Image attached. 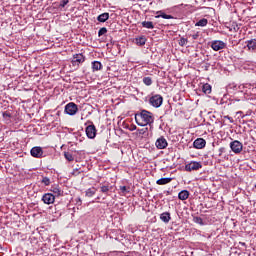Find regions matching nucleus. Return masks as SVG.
Segmentation results:
<instances>
[{"label":"nucleus","mask_w":256,"mask_h":256,"mask_svg":"<svg viewBox=\"0 0 256 256\" xmlns=\"http://www.w3.org/2000/svg\"><path fill=\"white\" fill-rule=\"evenodd\" d=\"M214 101H216L217 105H223V107H229V105H234V107H241V108H247L251 109V101H254L253 98L248 99H231L227 97L223 98H213Z\"/></svg>","instance_id":"1"},{"label":"nucleus","mask_w":256,"mask_h":256,"mask_svg":"<svg viewBox=\"0 0 256 256\" xmlns=\"http://www.w3.org/2000/svg\"><path fill=\"white\" fill-rule=\"evenodd\" d=\"M135 121L140 127H147V125H153L155 118L150 111L141 110L140 113L135 114Z\"/></svg>","instance_id":"2"},{"label":"nucleus","mask_w":256,"mask_h":256,"mask_svg":"<svg viewBox=\"0 0 256 256\" xmlns=\"http://www.w3.org/2000/svg\"><path fill=\"white\" fill-rule=\"evenodd\" d=\"M172 101L177 105H183L186 109H193L195 102L187 97H173Z\"/></svg>","instance_id":"3"},{"label":"nucleus","mask_w":256,"mask_h":256,"mask_svg":"<svg viewBox=\"0 0 256 256\" xmlns=\"http://www.w3.org/2000/svg\"><path fill=\"white\" fill-rule=\"evenodd\" d=\"M210 47L213 49V51H221L227 47V44L221 40H213Z\"/></svg>","instance_id":"4"},{"label":"nucleus","mask_w":256,"mask_h":256,"mask_svg":"<svg viewBox=\"0 0 256 256\" xmlns=\"http://www.w3.org/2000/svg\"><path fill=\"white\" fill-rule=\"evenodd\" d=\"M71 63L73 67H79L81 63H85V56L82 53L74 54Z\"/></svg>","instance_id":"5"},{"label":"nucleus","mask_w":256,"mask_h":256,"mask_svg":"<svg viewBox=\"0 0 256 256\" xmlns=\"http://www.w3.org/2000/svg\"><path fill=\"white\" fill-rule=\"evenodd\" d=\"M201 167H203L201 162L192 161V162L185 165V171H189V172L199 171V169H201Z\"/></svg>","instance_id":"6"},{"label":"nucleus","mask_w":256,"mask_h":256,"mask_svg":"<svg viewBox=\"0 0 256 256\" xmlns=\"http://www.w3.org/2000/svg\"><path fill=\"white\" fill-rule=\"evenodd\" d=\"M230 148L233 151V153H241L243 151V144L239 140H234L230 143Z\"/></svg>","instance_id":"7"},{"label":"nucleus","mask_w":256,"mask_h":256,"mask_svg":"<svg viewBox=\"0 0 256 256\" xmlns=\"http://www.w3.org/2000/svg\"><path fill=\"white\" fill-rule=\"evenodd\" d=\"M86 136L88 139H95L97 137V128H95V125H89L86 127Z\"/></svg>","instance_id":"8"},{"label":"nucleus","mask_w":256,"mask_h":256,"mask_svg":"<svg viewBox=\"0 0 256 256\" xmlns=\"http://www.w3.org/2000/svg\"><path fill=\"white\" fill-rule=\"evenodd\" d=\"M42 201L45 205H53L55 203V194L53 193H45L42 196Z\"/></svg>","instance_id":"9"},{"label":"nucleus","mask_w":256,"mask_h":256,"mask_svg":"<svg viewBox=\"0 0 256 256\" xmlns=\"http://www.w3.org/2000/svg\"><path fill=\"white\" fill-rule=\"evenodd\" d=\"M30 155L36 159H41L43 157V148L40 146H35L30 150Z\"/></svg>","instance_id":"10"},{"label":"nucleus","mask_w":256,"mask_h":256,"mask_svg":"<svg viewBox=\"0 0 256 256\" xmlns=\"http://www.w3.org/2000/svg\"><path fill=\"white\" fill-rule=\"evenodd\" d=\"M77 111V105L73 102H70L65 106V113H67V115H75Z\"/></svg>","instance_id":"11"},{"label":"nucleus","mask_w":256,"mask_h":256,"mask_svg":"<svg viewBox=\"0 0 256 256\" xmlns=\"http://www.w3.org/2000/svg\"><path fill=\"white\" fill-rule=\"evenodd\" d=\"M149 103L152 105V107L159 109V107L163 105V97H150Z\"/></svg>","instance_id":"12"},{"label":"nucleus","mask_w":256,"mask_h":256,"mask_svg":"<svg viewBox=\"0 0 256 256\" xmlns=\"http://www.w3.org/2000/svg\"><path fill=\"white\" fill-rule=\"evenodd\" d=\"M155 145L157 149H167V146L169 145V143H167V139H165V137L161 136L156 140Z\"/></svg>","instance_id":"13"},{"label":"nucleus","mask_w":256,"mask_h":256,"mask_svg":"<svg viewBox=\"0 0 256 256\" xmlns=\"http://www.w3.org/2000/svg\"><path fill=\"white\" fill-rule=\"evenodd\" d=\"M205 145H207V141H205L203 138H197L193 142L194 149H204Z\"/></svg>","instance_id":"14"},{"label":"nucleus","mask_w":256,"mask_h":256,"mask_svg":"<svg viewBox=\"0 0 256 256\" xmlns=\"http://www.w3.org/2000/svg\"><path fill=\"white\" fill-rule=\"evenodd\" d=\"M178 199H180V201H187V199H189V192H188V190H181L178 193Z\"/></svg>","instance_id":"15"},{"label":"nucleus","mask_w":256,"mask_h":256,"mask_svg":"<svg viewBox=\"0 0 256 256\" xmlns=\"http://www.w3.org/2000/svg\"><path fill=\"white\" fill-rule=\"evenodd\" d=\"M248 51H256V39L246 41Z\"/></svg>","instance_id":"16"},{"label":"nucleus","mask_w":256,"mask_h":256,"mask_svg":"<svg viewBox=\"0 0 256 256\" xmlns=\"http://www.w3.org/2000/svg\"><path fill=\"white\" fill-rule=\"evenodd\" d=\"M50 191L54 194L55 197H61L63 195V190L59 186H52Z\"/></svg>","instance_id":"17"},{"label":"nucleus","mask_w":256,"mask_h":256,"mask_svg":"<svg viewBox=\"0 0 256 256\" xmlns=\"http://www.w3.org/2000/svg\"><path fill=\"white\" fill-rule=\"evenodd\" d=\"M160 219L163 223H169V221H171V213L164 212L160 214Z\"/></svg>","instance_id":"18"},{"label":"nucleus","mask_w":256,"mask_h":256,"mask_svg":"<svg viewBox=\"0 0 256 256\" xmlns=\"http://www.w3.org/2000/svg\"><path fill=\"white\" fill-rule=\"evenodd\" d=\"M108 20H109L108 12H104L97 17V21H99V23H105V21H108Z\"/></svg>","instance_id":"19"},{"label":"nucleus","mask_w":256,"mask_h":256,"mask_svg":"<svg viewBox=\"0 0 256 256\" xmlns=\"http://www.w3.org/2000/svg\"><path fill=\"white\" fill-rule=\"evenodd\" d=\"M173 181V178H160L156 181L157 185H167L168 183H171Z\"/></svg>","instance_id":"20"},{"label":"nucleus","mask_w":256,"mask_h":256,"mask_svg":"<svg viewBox=\"0 0 256 256\" xmlns=\"http://www.w3.org/2000/svg\"><path fill=\"white\" fill-rule=\"evenodd\" d=\"M103 69V64L99 61H94L92 62V70L93 71H101Z\"/></svg>","instance_id":"21"},{"label":"nucleus","mask_w":256,"mask_h":256,"mask_svg":"<svg viewBox=\"0 0 256 256\" xmlns=\"http://www.w3.org/2000/svg\"><path fill=\"white\" fill-rule=\"evenodd\" d=\"M95 193H97V188H95V187L88 188V189L85 191V196H86V197H93V195H95Z\"/></svg>","instance_id":"22"},{"label":"nucleus","mask_w":256,"mask_h":256,"mask_svg":"<svg viewBox=\"0 0 256 256\" xmlns=\"http://www.w3.org/2000/svg\"><path fill=\"white\" fill-rule=\"evenodd\" d=\"M208 23H209V21L207 20V18H203V19L199 20L195 25H196V27H207Z\"/></svg>","instance_id":"23"},{"label":"nucleus","mask_w":256,"mask_h":256,"mask_svg":"<svg viewBox=\"0 0 256 256\" xmlns=\"http://www.w3.org/2000/svg\"><path fill=\"white\" fill-rule=\"evenodd\" d=\"M142 27H144L145 29H155V25H153V22L151 21H143Z\"/></svg>","instance_id":"24"},{"label":"nucleus","mask_w":256,"mask_h":256,"mask_svg":"<svg viewBox=\"0 0 256 256\" xmlns=\"http://www.w3.org/2000/svg\"><path fill=\"white\" fill-rule=\"evenodd\" d=\"M2 117L4 120H6V123H9L11 121V117H13V115L11 114V112L5 111L2 113Z\"/></svg>","instance_id":"25"},{"label":"nucleus","mask_w":256,"mask_h":256,"mask_svg":"<svg viewBox=\"0 0 256 256\" xmlns=\"http://www.w3.org/2000/svg\"><path fill=\"white\" fill-rule=\"evenodd\" d=\"M145 43H147V38H145V36H141L139 38H136V44L143 46L145 45Z\"/></svg>","instance_id":"26"},{"label":"nucleus","mask_w":256,"mask_h":256,"mask_svg":"<svg viewBox=\"0 0 256 256\" xmlns=\"http://www.w3.org/2000/svg\"><path fill=\"white\" fill-rule=\"evenodd\" d=\"M202 91H203V93H205V95H210L211 86L208 83L204 84L202 87Z\"/></svg>","instance_id":"27"},{"label":"nucleus","mask_w":256,"mask_h":256,"mask_svg":"<svg viewBox=\"0 0 256 256\" xmlns=\"http://www.w3.org/2000/svg\"><path fill=\"white\" fill-rule=\"evenodd\" d=\"M144 85H147V87L153 85V79L149 76L143 78Z\"/></svg>","instance_id":"28"},{"label":"nucleus","mask_w":256,"mask_h":256,"mask_svg":"<svg viewBox=\"0 0 256 256\" xmlns=\"http://www.w3.org/2000/svg\"><path fill=\"white\" fill-rule=\"evenodd\" d=\"M193 222L197 223V225H205V222L203 221V218L199 216H194L193 217Z\"/></svg>","instance_id":"29"},{"label":"nucleus","mask_w":256,"mask_h":256,"mask_svg":"<svg viewBox=\"0 0 256 256\" xmlns=\"http://www.w3.org/2000/svg\"><path fill=\"white\" fill-rule=\"evenodd\" d=\"M64 157L67 161H74L75 157H73V154L71 152H64Z\"/></svg>","instance_id":"30"},{"label":"nucleus","mask_w":256,"mask_h":256,"mask_svg":"<svg viewBox=\"0 0 256 256\" xmlns=\"http://www.w3.org/2000/svg\"><path fill=\"white\" fill-rule=\"evenodd\" d=\"M159 17H162V19H173V16L163 12H160V14L156 16V19H159Z\"/></svg>","instance_id":"31"},{"label":"nucleus","mask_w":256,"mask_h":256,"mask_svg":"<svg viewBox=\"0 0 256 256\" xmlns=\"http://www.w3.org/2000/svg\"><path fill=\"white\" fill-rule=\"evenodd\" d=\"M187 43H189V40H187V38H180V40L178 41V45H180V47H185V45H187Z\"/></svg>","instance_id":"32"},{"label":"nucleus","mask_w":256,"mask_h":256,"mask_svg":"<svg viewBox=\"0 0 256 256\" xmlns=\"http://www.w3.org/2000/svg\"><path fill=\"white\" fill-rule=\"evenodd\" d=\"M120 191L123 195H127V193H130V188L127 186H120Z\"/></svg>","instance_id":"33"},{"label":"nucleus","mask_w":256,"mask_h":256,"mask_svg":"<svg viewBox=\"0 0 256 256\" xmlns=\"http://www.w3.org/2000/svg\"><path fill=\"white\" fill-rule=\"evenodd\" d=\"M42 183L47 187V186L51 185V179H49V177H43Z\"/></svg>","instance_id":"34"},{"label":"nucleus","mask_w":256,"mask_h":256,"mask_svg":"<svg viewBox=\"0 0 256 256\" xmlns=\"http://www.w3.org/2000/svg\"><path fill=\"white\" fill-rule=\"evenodd\" d=\"M110 189L111 188L108 185H103V186L100 187L101 193H109Z\"/></svg>","instance_id":"35"},{"label":"nucleus","mask_w":256,"mask_h":256,"mask_svg":"<svg viewBox=\"0 0 256 256\" xmlns=\"http://www.w3.org/2000/svg\"><path fill=\"white\" fill-rule=\"evenodd\" d=\"M149 131V128H142V129H138L137 132L139 133V135H147V132Z\"/></svg>","instance_id":"36"},{"label":"nucleus","mask_w":256,"mask_h":256,"mask_svg":"<svg viewBox=\"0 0 256 256\" xmlns=\"http://www.w3.org/2000/svg\"><path fill=\"white\" fill-rule=\"evenodd\" d=\"M106 33H107V29L105 27H102L98 31V37H102V35H105Z\"/></svg>","instance_id":"37"},{"label":"nucleus","mask_w":256,"mask_h":256,"mask_svg":"<svg viewBox=\"0 0 256 256\" xmlns=\"http://www.w3.org/2000/svg\"><path fill=\"white\" fill-rule=\"evenodd\" d=\"M250 115H253V110L251 108L247 110L245 115H242V119H245V117H250Z\"/></svg>","instance_id":"38"},{"label":"nucleus","mask_w":256,"mask_h":256,"mask_svg":"<svg viewBox=\"0 0 256 256\" xmlns=\"http://www.w3.org/2000/svg\"><path fill=\"white\" fill-rule=\"evenodd\" d=\"M69 4V0H61L60 4H59V7H65V5H68Z\"/></svg>","instance_id":"39"},{"label":"nucleus","mask_w":256,"mask_h":256,"mask_svg":"<svg viewBox=\"0 0 256 256\" xmlns=\"http://www.w3.org/2000/svg\"><path fill=\"white\" fill-rule=\"evenodd\" d=\"M190 37H192V39L195 41L197 39H199V32H196L194 34H191Z\"/></svg>","instance_id":"40"},{"label":"nucleus","mask_w":256,"mask_h":256,"mask_svg":"<svg viewBox=\"0 0 256 256\" xmlns=\"http://www.w3.org/2000/svg\"><path fill=\"white\" fill-rule=\"evenodd\" d=\"M75 202H76V205H79V206L83 205V201L81 200V197L76 198Z\"/></svg>","instance_id":"41"},{"label":"nucleus","mask_w":256,"mask_h":256,"mask_svg":"<svg viewBox=\"0 0 256 256\" xmlns=\"http://www.w3.org/2000/svg\"><path fill=\"white\" fill-rule=\"evenodd\" d=\"M224 119H228V121H230V123H234L233 117L230 116H224Z\"/></svg>","instance_id":"42"},{"label":"nucleus","mask_w":256,"mask_h":256,"mask_svg":"<svg viewBox=\"0 0 256 256\" xmlns=\"http://www.w3.org/2000/svg\"><path fill=\"white\" fill-rule=\"evenodd\" d=\"M80 173L79 169L76 168L73 170L72 175H80Z\"/></svg>","instance_id":"43"},{"label":"nucleus","mask_w":256,"mask_h":256,"mask_svg":"<svg viewBox=\"0 0 256 256\" xmlns=\"http://www.w3.org/2000/svg\"><path fill=\"white\" fill-rule=\"evenodd\" d=\"M223 153H225V149L223 147L219 148V157H221Z\"/></svg>","instance_id":"44"},{"label":"nucleus","mask_w":256,"mask_h":256,"mask_svg":"<svg viewBox=\"0 0 256 256\" xmlns=\"http://www.w3.org/2000/svg\"><path fill=\"white\" fill-rule=\"evenodd\" d=\"M137 130V126L136 125H131L130 126V131H136Z\"/></svg>","instance_id":"45"},{"label":"nucleus","mask_w":256,"mask_h":256,"mask_svg":"<svg viewBox=\"0 0 256 256\" xmlns=\"http://www.w3.org/2000/svg\"><path fill=\"white\" fill-rule=\"evenodd\" d=\"M254 100H251V105H255V99L256 98H253Z\"/></svg>","instance_id":"46"},{"label":"nucleus","mask_w":256,"mask_h":256,"mask_svg":"<svg viewBox=\"0 0 256 256\" xmlns=\"http://www.w3.org/2000/svg\"><path fill=\"white\" fill-rule=\"evenodd\" d=\"M166 195H171V191L167 190Z\"/></svg>","instance_id":"47"},{"label":"nucleus","mask_w":256,"mask_h":256,"mask_svg":"<svg viewBox=\"0 0 256 256\" xmlns=\"http://www.w3.org/2000/svg\"><path fill=\"white\" fill-rule=\"evenodd\" d=\"M240 245H242L243 247H245V242H240Z\"/></svg>","instance_id":"48"},{"label":"nucleus","mask_w":256,"mask_h":256,"mask_svg":"<svg viewBox=\"0 0 256 256\" xmlns=\"http://www.w3.org/2000/svg\"><path fill=\"white\" fill-rule=\"evenodd\" d=\"M238 115H243L242 111L237 112Z\"/></svg>","instance_id":"49"},{"label":"nucleus","mask_w":256,"mask_h":256,"mask_svg":"<svg viewBox=\"0 0 256 256\" xmlns=\"http://www.w3.org/2000/svg\"><path fill=\"white\" fill-rule=\"evenodd\" d=\"M68 131H69V133H71V132L73 131V129H72V128H70V129H68Z\"/></svg>","instance_id":"50"},{"label":"nucleus","mask_w":256,"mask_h":256,"mask_svg":"<svg viewBox=\"0 0 256 256\" xmlns=\"http://www.w3.org/2000/svg\"><path fill=\"white\" fill-rule=\"evenodd\" d=\"M2 101H5V100H3V98H0V103H1Z\"/></svg>","instance_id":"51"},{"label":"nucleus","mask_w":256,"mask_h":256,"mask_svg":"<svg viewBox=\"0 0 256 256\" xmlns=\"http://www.w3.org/2000/svg\"><path fill=\"white\" fill-rule=\"evenodd\" d=\"M155 97H161V95H155Z\"/></svg>","instance_id":"52"},{"label":"nucleus","mask_w":256,"mask_h":256,"mask_svg":"<svg viewBox=\"0 0 256 256\" xmlns=\"http://www.w3.org/2000/svg\"><path fill=\"white\" fill-rule=\"evenodd\" d=\"M96 199H101V197L98 196Z\"/></svg>","instance_id":"53"},{"label":"nucleus","mask_w":256,"mask_h":256,"mask_svg":"<svg viewBox=\"0 0 256 256\" xmlns=\"http://www.w3.org/2000/svg\"><path fill=\"white\" fill-rule=\"evenodd\" d=\"M168 103H171V100H168Z\"/></svg>","instance_id":"54"}]
</instances>
